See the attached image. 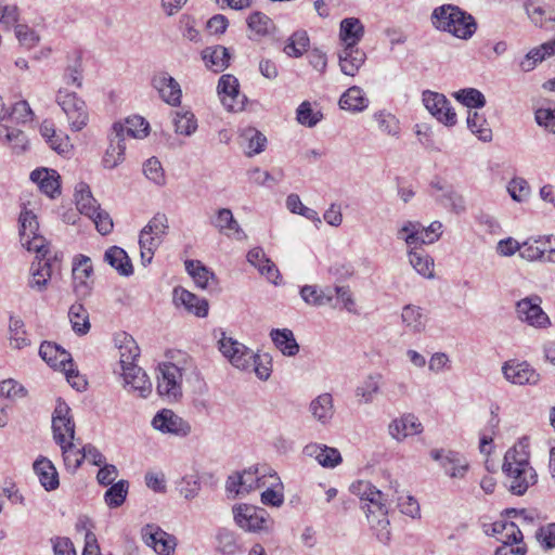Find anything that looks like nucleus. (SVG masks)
<instances>
[{"mask_svg": "<svg viewBox=\"0 0 555 555\" xmlns=\"http://www.w3.org/2000/svg\"><path fill=\"white\" fill-rule=\"evenodd\" d=\"M350 491L360 499L361 509L366 514L367 520L373 528L380 531L378 537L388 539L389 526L388 512L395 495L383 492L366 480H358L350 486Z\"/></svg>", "mask_w": 555, "mask_h": 555, "instance_id": "1", "label": "nucleus"}, {"mask_svg": "<svg viewBox=\"0 0 555 555\" xmlns=\"http://www.w3.org/2000/svg\"><path fill=\"white\" fill-rule=\"evenodd\" d=\"M529 442L527 438L520 439L504 456L503 472L511 478L509 491L522 495L537 482V473L530 465Z\"/></svg>", "mask_w": 555, "mask_h": 555, "instance_id": "2", "label": "nucleus"}, {"mask_svg": "<svg viewBox=\"0 0 555 555\" xmlns=\"http://www.w3.org/2000/svg\"><path fill=\"white\" fill-rule=\"evenodd\" d=\"M430 22L435 29L461 40H469L478 28L477 21L470 13L450 3L435 8Z\"/></svg>", "mask_w": 555, "mask_h": 555, "instance_id": "3", "label": "nucleus"}, {"mask_svg": "<svg viewBox=\"0 0 555 555\" xmlns=\"http://www.w3.org/2000/svg\"><path fill=\"white\" fill-rule=\"evenodd\" d=\"M55 101L66 115L73 131H80L87 126L89 120L87 105L75 92L60 88L56 92Z\"/></svg>", "mask_w": 555, "mask_h": 555, "instance_id": "4", "label": "nucleus"}, {"mask_svg": "<svg viewBox=\"0 0 555 555\" xmlns=\"http://www.w3.org/2000/svg\"><path fill=\"white\" fill-rule=\"evenodd\" d=\"M233 515L236 525L245 531L269 532L273 526V520L268 512L254 505L234 506Z\"/></svg>", "mask_w": 555, "mask_h": 555, "instance_id": "5", "label": "nucleus"}, {"mask_svg": "<svg viewBox=\"0 0 555 555\" xmlns=\"http://www.w3.org/2000/svg\"><path fill=\"white\" fill-rule=\"evenodd\" d=\"M151 426L164 434L184 438L192 431L191 424L170 409H162L152 418Z\"/></svg>", "mask_w": 555, "mask_h": 555, "instance_id": "6", "label": "nucleus"}, {"mask_svg": "<svg viewBox=\"0 0 555 555\" xmlns=\"http://www.w3.org/2000/svg\"><path fill=\"white\" fill-rule=\"evenodd\" d=\"M219 349L236 369L242 371L250 370L254 351L242 343L222 334L219 340Z\"/></svg>", "mask_w": 555, "mask_h": 555, "instance_id": "7", "label": "nucleus"}, {"mask_svg": "<svg viewBox=\"0 0 555 555\" xmlns=\"http://www.w3.org/2000/svg\"><path fill=\"white\" fill-rule=\"evenodd\" d=\"M53 438L57 444L68 442L75 438V422L70 415V408L59 401L52 416Z\"/></svg>", "mask_w": 555, "mask_h": 555, "instance_id": "8", "label": "nucleus"}, {"mask_svg": "<svg viewBox=\"0 0 555 555\" xmlns=\"http://www.w3.org/2000/svg\"><path fill=\"white\" fill-rule=\"evenodd\" d=\"M423 103L438 121L449 127L456 124V114L443 94L429 90L424 91Z\"/></svg>", "mask_w": 555, "mask_h": 555, "instance_id": "9", "label": "nucleus"}, {"mask_svg": "<svg viewBox=\"0 0 555 555\" xmlns=\"http://www.w3.org/2000/svg\"><path fill=\"white\" fill-rule=\"evenodd\" d=\"M157 391L159 396L178 398L181 395V370L173 363H163L158 366Z\"/></svg>", "mask_w": 555, "mask_h": 555, "instance_id": "10", "label": "nucleus"}, {"mask_svg": "<svg viewBox=\"0 0 555 555\" xmlns=\"http://www.w3.org/2000/svg\"><path fill=\"white\" fill-rule=\"evenodd\" d=\"M539 296L526 297L516 304V313L519 320L537 327H544L550 320L541 308Z\"/></svg>", "mask_w": 555, "mask_h": 555, "instance_id": "11", "label": "nucleus"}, {"mask_svg": "<svg viewBox=\"0 0 555 555\" xmlns=\"http://www.w3.org/2000/svg\"><path fill=\"white\" fill-rule=\"evenodd\" d=\"M124 131L121 122H115L112 127V131L108 134L109 144L102 159V164L106 169L116 168L125 159Z\"/></svg>", "mask_w": 555, "mask_h": 555, "instance_id": "12", "label": "nucleus"}, {"mask_svg": "<svg viewBox=\"0 0 555 555\" xmlns=\"http://www.w3.org/2000/svg\"><path fill=\"white\" fill-rule=\"evenodd\" d=\"M238 80L233 75H222L218 82V93L228 111L238 112L244 108L245 95L240 93Z\"/></svg>", "mask_w": 555, "mask_h": 555, "instance_id": "13", "label": "nucleus"}, {"mask_svg": "<svg viewBox=\"0 0 555 555\" xmlns=\"http://www.w3.org/2000/svg\"><path fill=\"white\" fill-rule=\"evenodd\" d=\"M504 377L515 385H537L540 374L526 361H506L502 366Z\"/></svg>", "mask_w": 555, "mask_h": 555, "instance_id": "14", "label": "nucleus"}, {"mask_svg": "<svg viewBox=\"0 0 555 555\" xmlns=\"http://www.w3.org/2000/svg\"><path fill=\"white\" fill-rule=\"evenodd\" d=\"M142 538L145 544L159 555H171L175 552V537L154 525H146L142 529Z\"/></svg>", "mask_w": 555, "mask_h": 555, "instance_id": "15", "label": "nucleus"}, {"mask_svg": "<svg viewBox=\"0 0 555 555\" xmlns=\"http://www.w3.org/2000/svg\"><path fill=\"white\" fill-rule=\"evenodd\" d=\"M210 224L217 229L220 234L228 237H233L237 241H242L247 237L246 233L243 231L229 208L217 209L216 214L210 218Z\"/></svg>", "mask_w": 555, "mask_h": 555, "instance_id": "16", "label": "nucleus"}, {"mask_svg": "<svg viewBox=\"0 0 555 555\" xmlns=\"http://www.w3.org/2000/svg\"><path fill=\"white\" fill-rule=\"evenodd\" d=\"M423 425L418 417L412 413H405L390 422L388 433L397 441L418 435L423 431Z\"/></svg>", "mask_w": 555, "mask_h": 555, "instance_id": "17", "label": "nucleus"}, {"mask_svg": "<svg viewBox=\"0 0 555 555\" xmlns=\"http://www.w3.org/2000/svg\"><path fill=\"white\" fill-rule=\"evenodd\" d=\"M125 387L129 391L138 392L139 397L146 398L152 391V383L146 373L137 364L125 366L121 373Z\"/></svg>", "mask_w": 555, "mask_h": 555, "instance_id": "18", "label": "nucleus"}, {"mask_svg": "<svg viewBox=\"0 0 555 555\" xmlns=\"http://www.w3.org/2000/svg\"><path fill=\"white\" fill-rule=\"evenodd\" d=\"M152 85L166 103L172 106L180 104L182 91L173 77L167 73H159L153 77Z\"/></svg>", "mask_w": 555, "mask_h": 555, "instance_id": "19", "label": "nucleus"}, {"mask_svg": "<svg viewBox=\"0 0 555 555\" xmlns=\"http://www.w3.org/2000/svg\"><path fill=\"white\" fill-rule=\"evenodd\" d=\"M39 354L52 367L66 370L67 365L73 366L70 353L55 343L43 341Z\"/></svg>", "mask_w": 555, "mask_h": 555, "instance_id": "20", "label": "nucleus"}, {"mask_svg": "<svg viewBox=\"0 0 555 555\" xmlns=\"http://www.w3.org/2000/svg\"><path fill=\"white\" fill-rule=\"evenodd\" d=\"M340 70L347 76H356L365 63L366 54L359 47H343L338 52Z\"/></svg>", "mask_w": 555, "mask_h": 555, "instance_id": "21", "label": "nucleus"}, {"mask_svg": "<svg viewBox=\"0 0 555 555\" xmlns=\"http://www.w3.org/2000/svg\"><path fill=\"white\" fill-rule=\"evenodd\" d=\"M304 454L313 457L323 467H336L341 463V455L335 448L320 443H309L304 448Z\"/></svg>", "mask_w": 555, "mask_h": 555, "instance_id": "22", "label": "nucleus"}, {"mask_svg": "<svg viewBox=\"0 0 555 555\" xmlns=\"http://www.w3.org/2000/svg\"><path fill=\"white\" fill-rule=\"evenodd\" d=\"M364 34V25L358 17H346L340 21L339 40L343 47H358Z\"/></svg>", "mask_w": 555, "mask_h": 555, "instance_id": "23", "label": "nucleus"}, {"mask_svg": "<svg viewBox=\"0 0 555 555\" xmlns=\"http://www.w3.org/2000/svg\"><path fill=\"white\" fill-rule=\"evenodd\" d=\"M51 280V262L50 259L44 261L37 260L30 266V276L27 282V286L37 292L43 293L49 285Z\"/></svg>", "mask_w": 555, "mask_h": 555, "instance_id": "24", "label": "nucleus"}, {"mask_svg": "<svg viewBox=\"0 0 555 555\" xmlns=\"http://www.w3.org/2000/svg\"><path fill=\"white\" fill-rule=\"evenodd\" d=\"M59 178L55 170L47 168L36 169L30 173L31 181L37 183L41 192L51 198L61 193Z\"/></svg>", "mask_w": 555, "mask_h": 555, "instance_id": "25", "label": "nucleus"}, {"mask_svg": "<svg viewBox=\"0 0 555 555\" xmlns=\"http://www.w3.org/2000/svg\"><path fill=\"white\" fill-rule=\"evenodd\" d=\"M173 300L177 305H182L189 312L196 317H206L208 313V302L184 288H175Z\"/></svg>", "mask_w": 555, "mask_h": 555, "instance_id": "26", "label": "nucleus"}, {"mask_svg": "<svg viewBox=\"0 0 555 555\" xmlns=\"http://www.w3.org/2000/svg\"><path fill=\"white\" fill-rule=\"evenodd\" d=\"M34 470L39 478L41 486L47 491L55 490L59 485V474L53 463L43 456L37 459L34 463Z\"/></svg>", "mask_w": 555, "mask_h": 555, "instance_id": "27", "label": "nucleus"}, {"mask_svg": "<svg viewBox=\"0 0 555 555\" xmlns=\"http://www.w3.org/2000/svg\"><path fill=\"white\" fill-rule=\"evenodd\" d=\"M115 341L119 350L121 370L125 366L134 365V361L140 356V348L133 337L127 333H121L116 336Z\"/></svg>", "mask_w": 555, "mask_h": 555, "instance_id": "28", "label": "nucleus"}, {"mask_svg": "<svg viewBox=\"0 0 555 555\" xmlns=\"http://www.w3.org/2000/svg\"><path fill=\"white\" fill-rule=\"evenodd\" d=\"M202 57L206 66L215 73L223 72L230 62L229 50L223 46L208 47L203 50Z\"/></svg>", "mask_w": 555, "mask_h": 555, "instance_id": "29", "label": "nucleus"}, {"mask_svg": "<svg viewBox=\"0 0 555 555\" xmlns=\"http://www.w3.org/2000/svg\"><path fill=\"white\" fill-rule=\"evenodd\" d=\"M442 468L451 478H464L469 469L467 459L459 452L447 451L442 459Z\"/></svg>", "mask_w": 555, "mask_h": 555, "instance_id": "30", "label": "nucleus"}, {"mask_svg": "<svg viewBox=\"0 0 555 555\" xmlns=\"http://www.w3.org/2000/svg\"><path fill=\"white\" fill-rule=\"evenodd\" d=\"M104 260L120 275L129 276L133 273V267L129 256L118 246L109 247L104 254Z\"/></svg>", "mask_w": 555, "mask_h": 555, "instance_id": "31", "label": "nucleus"}, {"mask_svg": "<svg viewBox=\"0 0 555 555\" xmlns=\"http://www.w3.org/2000/svg\"><path fill=\"white\" fill-rule=\"evenodd\" d=\"M310 412L313 417L325 425L330 423L334 415L333 397L331 393H322L313 399L310 403Z\"/></svg>", "mask_w": 555, "mask_h": 555, "instance_id": "32", "label": "nucleus"}, {"mask_svg": "<svg viewBox=\"0 0 555 555\" xmlns=\"http://www.w3.org/2000/svg\"><path fill=\"white\" fill-rule=\"evenodd\" d=\"M75 201L79 212L87 217L93 216L95 209L100 207L96 199L93 197L89 185L85 182H79L76 185Z\"/></svg>", "mask_w": 555, "mask_h": 555, "instance_id": "33", "label": "nucleus"}, {"mask_svg": "<svg viewBox=\"0 0 555 555\" xmlns=\"http://www.w3.org/2000/svg\"><path fill=\"white\" fill-rule=\"evenodd\" d=\"M409 261L414 270L426 279H433L434 274V259L424 250H418L417 247H412L409 253Z\"/></svg>", "mask_w": 555, "mask_h": 555, "instance_id": "34", "label": "nucleus"}, {"mask_svg": "<svg viewBox=\"0 0 555 555\" xmlns=\"http://www.w3.org/2000/svg\"><path fill=\"white\" fill-rule=\"evenodd\" d=\"M270 336L276 348L281 350L284 356L293 357L299 351V346L291 330H272Z\"/></svg>", "mask_w": 555, "mask_h": 555, "instance_id": "35", "label": "nucleus"}, {"mask_svg": "<svg viewBox=\"0 0 555 555\" xmlns=\"http://www.w3.org/2000/svg\"><path fill=\"white\" fill-rule=\"evenodd\" d=\"M383 376L382 374L369 375L360 386L356 389V396L361 398V401L365 404L372 403L375 397L380 392Z\"/></svg>", "mask_w": 555, "mask_h": 555, "instance_id": "36", "label": "nucleus"}, {"mask_svg": "<svg viewBox=\"0 0 555 555\" xmlns=\"http://www.w3.org/2000/svg\"><path fill=\"white\" fill-rule=\"evenodd\" d=\"M367 99L364 98L360 87H350L339 99V106L343 109L361 112L367 107Z\"/></svg>", "mask_w": 555, "mask_h": 555, "instance_id": "37", "label": "nucleus"}, {"mask_svg": "<svg viewBox=\"0 0 555 555\" xmlns=\"http://www.w3.org/2000/svg\"><path fill=\"white\" fill-rule=\"evenodd\" d=\"M241 138L247 143L245 153L248 157L260 154L264 151L267 138L256 128L248 127L244 129L241 133Z\"/></svg>", "mask_w": 555, "mask_h": 555, "instance_id": "38", "label": "nucleus"}, {"mask_svg": "<svg viewBox=\"0 0 555 555\" xmlns=\"http://www.w3.org/2000/svg\"><path fill=\"white\" fill-rule=\"evenodd\" d=\"M300 296L305 302L312 306H325L333 300L332 288L319 289L315 285L302 286Z\"/></svg>", "mask_w": 555, "mask_h": 555, "instance_id": "39", "label": "nucleus"}, {"mask_svg": "<svg viewBox=\"0 0 555 555\" xmlns=\"http://www.w3.org/2000/svg\"><path fill=\"white\" fill-rule=\"evenodd\" d=\"M163 240L154 234H150L146 229H142L139 237L141 260L144 266L151 263L155 250L159 247Z\"/></svg>", "mask_w": 555, "mask_h": 555, "instance_id": "40", "label": "nucleus"}, {"mask_svg": "<svg viewBox=\"0 0 555 555\" xmlns=\"http://www.w3.org/2000/svg\"><path fill=\"white\" fill-rule=\"evenodd\" d=\"M69 321L74 332L78 335H85L90 330L89 313L83 305L73 304L68 311Z\"/></svg>", "mask_w": 555, "mask_h": 555, "instance_id": "41", "label": "nucleus"}, {"mask_svg": "<svg viewBox=\"0 0 555 555\" xmlns=\"http://www.w3.org/2000/svg\"><path fill=\"white\" fill-rule=\"evenodd\" d=\"M401 319L402 322L415 333H421L426 327V317L417 306L406 305L403 307Z\"/></svg>", "mask_w": 555, "mask_h": 555, "instance_id": "42", "label": "nucleus"}, {"mask_svg": "<svg viewBox=\"0 0 555 555\" xmlns=\"http://www.w3.org/2000/svg\"><path fill=\"white\" fill-rule=\"evenodd\" d=\"M216 550L221 555H235L240 551L237 537L229 529H219L216 534Z\"/></svg>", "mask_w": 555, "mask_h": 555, "instance_id": "43", "label": "nucleus"}, {"mask_svg": "<svg viewBox=\"0 0 555 555\" xmlns=\"http://www.w3.org/2000/svg\"><path fill=\"white\" fill-rule=\"evenodd\" d=\"M467 127L481 141L489 142L492 139V130L482 115L477 112H468Z\"/></svg>", "mask_w": 555, "mask_h": 555, "instance_id": "44", "label": "nucleus"}, {"mask_svg": "<svg viewBox=\"0 0 555 555\" xmlns=\"http://www.w3.org/2000/svg\"><path fill=\"white\" fill-rule=\"evenodd\" d=\"M309 37L307 31L298 30L295 31L287 40L284 47V52L292 57L301 56L309 47Z\"/></svg>", "mask_w": 555, "mask_h": 555, "instance_id": "45", "label": "nucleus"}, {"mask_svg": "<svg viewBox=\"0 0 555 555\" xmlns=\"http://www.w3.org/2000/svg\"><path fill=\"white\" fill-rule=\"evenodd\" d=\"M437 201L456 215H461L466 210L463 195L455 191L453 186H448L446 192L437 197Z\"/></svg>", "mask_w": 555, "mask_h": 555, "instance_id": "46", "label": "nucleus"}, {"mask_svg": "<svg viewBox=\"0 0 555 555\" xmlns=\"http://www.w3.org/2000/svg\"><path fill=\"white\" fill-rule=\"evenodd\" d=\"M494 532L500 534L499 540L502 543H521L524 535L519 526L513 521L495 522Z\"/></svg>", "mask_w": 555, "mask_h": 555, "instance_id": "47", "label": "nucleus"}, {"mask_svg": "<svg viewBox=\"0 0 555 555\" xmlns=\"http://www.w3.org/2000/svg\"><path fill=\"white\" fill-rule=\"evenodd\" d=\"M59 446L62 450L64 465L73 473L76 472L83 462L82 448L78 449L73 440Z\"/></svg>", "mask_w": 555, "mask_h": 555, "instance_id": "48", "label": "nucleus"}, {"mask_svg": "<svg viewBox=\"0 0 555 555\" xmlns=\"http://www.w3.org/2000/svg\"><path fill=\"white\" fill-rule=\"evenodd\" d=\"M185 269L201 288H207L209 280L215 278L214 273L198 260H186Z\"/></svg>", "mask_w": 555, "mask_h": 555, "instance_id": "49", "label": "nucleus"}, {"mask_svg": "<svg viewBox=\"0 0 555 555\" xmlns=\"http://www.w3.org/2000/svg\"><path fill=\"white\" fill-rule=\"evenodd\" d=\"M128 481L119 480L113 483L104 494V501L111 508L119 507L126 500L128 494Z\"/></svg>", "mask_w": 555, "mask_h": 555, "instance_id": "50", "label": "nucleus"}, {"mask_svg": "<svg viewBox=\"0 0 555 555\" xmlns=\"http://www.w3.org/2000/svg\"><path fill=\"white\" fill-rule=\"evenodd\" d=\"M124 131V140L126 137H131L135 139H143L149 134V122L141 116L134 115L128 117L126 119V124L122 125Z\"/></svg>", "mask_w": 555, "mask_h": 555, "instance_id": "51", "label": "nucleus"}, {"mask_svg": "<svg viewBox=\"0 0 555 555\" xmlns=\"http://www.w3.org/2000/svg\"><path fill=\"white\" fill-rule=\"evenodd\" d=\"M454 98L469 108H480L486 105L485 95L475 88L462 89L454 93Z\"/></svg>", "mask_w": 555, "mask_h": 555, "instance_id": "52", "label": "nucleus"}, {"mask_svg": "<svg viewBox=\"0 0 555 555\" xmlns=\"http://www.w3.org/2000/svg\"><path fill=\"white\" fill-rule=\"evenodd\" d=\"M323 114L320 111L314 112L309 101H304L296 111L297 121L306 127H314L321 119Z\"/></svg>", "mask_w": 555, "mask_h": 555, "instance_id": "53", "label": "nucleus"}, {"mask_svg": "<svg viewBox=\"0 0 555 555\" xmlns=\"http://www.w3.org/2000/svg\"><path fill=\"white\" fill-rule=\"evenodd\" d=\"M173 124L176 132L184 135H191L197 129L194 114L189 111L176 112Z\"/></svg>", "mask_w": 555, "mask_h": 555, "instance_id": "54", "label": "nucleus"}, {"mask_svg": "<svg viewBox=\"0 0 555 555\" xmlns=\"http://www.w3.org/2000/svg\"><path fill=\"white\" fill-rule=\"evenodd\" d=\"M247 25L258 36H264L273 29L272 20L262 12H254L247 18Z\"/></svg>", "mask_w": 555, "mask_h": 555, "instance_id": "55", "label": "nucleus"}, {"mask_svg": "<svg viewBox=\"0 0 555 555\" xmlns=\"http://www.w3.org/2000/svg\"><path fill=\"white\" fill-rule=\"evenodd\" d=\"M92 273L91 259L87 256L80 255L74 262L73 266V279L74 282L81 286H86L87 280Z\"/></svg>", "mask_w": 555, "mask_h": 555, "instance_id": "56", "label": "nucleus"}, {"mask_svg": "<svg viewBox=\"0 0 555 555\" xmlns=\"http://www.w3.org/2000/svg\"><path fill=\"white\" fill-rule=\"evenodd\" d=\"M555 53V42L545 43L540 49H533L528 52L526 61L521 62V67L525 70H531L538 62H542L545 56L553 55Z\"/></svg>", "mask_w": 555, "mask_h": 555, "instance_id": "57", "label": "nucleus"}, {"mask_svg": "<svg viewBox=\"0 0 555 555\" xmlns=\"http://www.w3.org/2000/svg\"><path fill=\"white\" fill-rule=\"evenodd\" d=\"M21 244L29 251L37 253L38 260H47L46 256L48 254L47 241L43 236L39 235L37 232L35 234H30L29 237L21 238Z\"/></svg>", "mask_w": 555, "mask_h": 555, "instance_id": "58", "label": "nucleus"}, {"mask_svg": "<svg viewBox=\"0 0 555 555\" xmlns=\"http://www.w3.org/2000/svg\"><path fill=\"white\" fill-rule=\"evenodd\" d=\"M374 119L377 121L380 131L392 137L399 135L400 124L395 115L382 111L374 115Z\"/></svg>", "mask_w": 555, "mask_h": 555, "instance_id": "59", "label": "nucleus"}, {"mask_svg": "<svg viewBox=\"0 0 555 555\" xmlns=\"http://www.w3.org/2000/svg\"><path fill=\"white\" fill-rule=\"evenodd\" d=\"M82 65L81 60L76 57L73 63L68 64L63 73V80L66 85L75 86L80 89L82 87Z\"/></svg>", "mask_w": 555, "mask_h": 555, "instance_id": "60", "label": "nucleus"}, {"mask_svg": "<svg viewBox=\"0 0 555 555\" xmlns=\"http://www.w3.org/2000/svg\"><path fill=\"white\" fill-rule=\"evenodd\" d=\"M20 222V238L29 237L39 230V223L36 215L31 210L24 209L18 218Z\"/></svg>", "mask_w": 555, "mask_h": 555, "instance_id": "61", "label": "nucleus"}, {"mask_svg": "<svg viewBox=\"0 0 555 555\" xmlns=\"http://www.w3.org/2000/svg\"><path fill=\"white\" fill-rule=\"evenodd\" d=\"M422 223L417 221H408L398 231V238L403 240L411 248L417 247V240Z\"/></svg>", "mask_w": 555, "mask_h": 555, "instance_id": "62", "label": "nucleus"}, {"mask_svg": "<svg viewBox=\"0 0 555 555\" xmlns=\"http://www.w3.org/2000/svg\"><path fill=\"white\" fill-rule=\"evenodd\" d=\"M143 172L149 180L153 181L157 185H163L165 183L164 169L157 158L152 157L147 159L143 165Z\"/></svg>", "mask_w": 555, "mask_h": 555, "instance_id": "63", "label": "nucleus"}, {"mask_svg": "<svg viewBox=\"0 0 555 555\" xmlns=\"http://www.w3.org/2000/svg\"><path fill=\"white\" fill-rule=\"evenodd\" d=\"M507 191L516 202H524L530 195L529 183L524 178H514L509 181Z\"/></svg>", "mask_w": 555, "mask_h": 555, "instance_id": "64", "label": "nucleus"}]
</instances>
